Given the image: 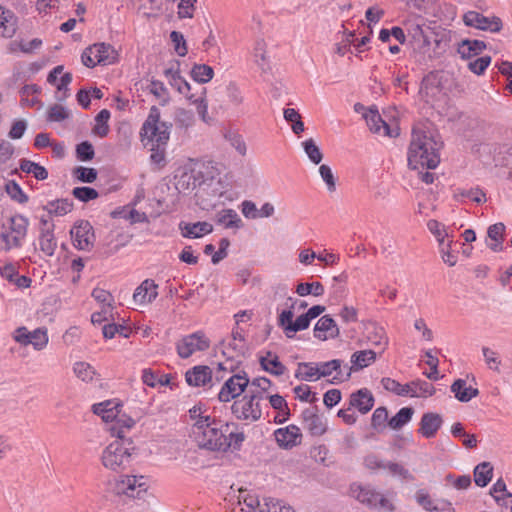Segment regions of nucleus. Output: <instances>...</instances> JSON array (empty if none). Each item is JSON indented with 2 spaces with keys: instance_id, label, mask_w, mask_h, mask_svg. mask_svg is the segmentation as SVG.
<instances>
[{
  "instance_id": "1",
  "label": "nucleus",
  "mask_w": 512,
  "mask_h": 512,
  "mask_svg": "<svg viewBox=\"0 0 512 512\" xmlns=\"http://www.w3.org/2000/svg\"><path fill=\"white\" fill-rule=\"evenodd\" d=\"M134 425L135 421L132 418L119 419L115 424H110L108 431L116 437V440L110 443L102 453L101 461L105 468L118 471L129 465L135 447L133 440L126 437V433Z\"/></svg>"
},
{
  "instance_id": "2",
  "label": "nucleus",
  "mask_w": 512,
  "mask_h": 512,
  "mask_svg": "<svg viewBox=\"0 0 512 512\" xmlns=\"http://www.w3.org/2000/svg\"><path fill=\"white\" fill-rule=\"evenodd\" d=\"M441 145L431 131L414 128L408 150L409 167L435 169L440 162L438 151Z\"/></svg>"
},
{
  "instance_id": "3",
  "label": "nucleus",
  "mask_w": 512,
  "mask_h": 512,
  "mask_svg": "<svg viewBox=\"0 0 512 512\" xmlns=\"http://www.w3.org/2000/svg\"><path fill=\"white\" fill-rule=\"evenodd\" d=\"M194 426L201 431L199 446L211 451H227L229 443L226 442L227 428L236 427L235 423L223 422L210 416L201 417Z\"/></svg>"
},
{
  "instance_id": "4",
  "label": "nucleus",
  "mask_w": 512,
  "mask_h": 512,
  "mask_svg": "<svg viewBox=\"0 0 512 512\" xmlns=\"http://www.w3.org/2000/svg\"><path fill=\"white\" fill-rule=\"evenodd\" d=\"M171 127V123L160 121L159 108L152 106L141 128L142 142H144L145 146H165L169 140Z\"/></svg>"
},
{
  "instance_id": "5",
  "label": "nucleus",
  "mask_w": 512,
  "mask_h": 512,
  "mask_svg": "<svg viewBox=\"0 0 512 512\" xmlns=\"http://www.w3.org/2000/svg\"><path fill=\"white\" fill-rule=\"evenodd\" d=\"M263 399L262 393L258 390H250L249 394L243 398L234 401L231 406L232 414L239 420L258 421L262 416L260 400Z\"/></svg>"
},
{
  "instance_id": "6",
  "label": "nucleus",
  "mask_w": 512,
  "mask_h": 512,
  "mask_svg": "<svg viewBox=\"0 0 512 512\" xmlns=\"http://www.w3.org/2000/svg\"><path fill=\"white\" fill-rule=\"evenodd\" d=\"M350 492L355 499L370 508H382L388 511L395 509L388 499L370 486L354 483L350 487Z\"/></svg>"
},
{
  "instance_id": "7",
  "label": "nucleus",
  "mask_w": 512,
  "mask_h": 512,
  "mask_svg": "<svg viewBox=\"0 0 512 512\" xmlns=\"http://www.w3.org/2000/svg\"><path fill=\"white\" fill-rule=\"evenodd\" d=\"M381 383L386 390L393 392L399 396H408V395L411 397L417 396L416 391L413 390L411 387L412 385L419 387V390L421 391V395H433L435 393L434 386L431 383L423 381V380H416V381H412L411 383L402 385L394 379L385 377L381 380Z\"/></svg>"
},
{
  "instance_id": "8",
  "label": "nucleus",
  "mask_w": 512,
  "mask_h": 512,
  "mask_svg": "<svg viewBox=\"0 0 512 512\" xmlns=\"http://www.w3.org/2000/svg\"><path fill=\"white\" fill-rule=\"evenodd\" d=\"M210 341L202 331H197L184 336L176 344L177 354L182 359L189 358L196 351H205L209 348Z\"/></svg>"
},
{
  "instance_id": "9",
  "label": "nucleus",
  "mask_w": 512,
  "mask_h": 512,
  "mask_svg": "<svg viewBox=\"0 0 512 512\" xmlns=\"http://www.w3.org/2000/svg\"><path fill=\"white\" fill-rule=\"evenodd\" d=\"M295 303L296 301L292 303L289 309L283 310L278 317V325L284 330L288 338H292L298 331L307 329L311 322L306 313L301 314L296 320H293L294 312L292 309Z\"/></svg>"
},
{
  "instance_id": "10",
  "label": "nucleus",
  "mask_w": 512,
  "mask_h": 512,
  "mask_svg": "<svg viewBox=\"0 0 512 512\" xmlns=\"http://www.w3.org/2000/svg\"><path fill=\"white\" fill-rule=\"evenodd\" d=\"M147 484L144 476H125L116 481L113 492L116 495H126L131 498H141V493H145Z\"/></svg>"
},
{
  "instance_id": "11",
  "label": "nucleus",
  "mask_w": 512,
  "mask_h": 512,
  "mask_svg": "<svg viewBox=\"0 0 512 512\" xmlns=\"http://www.w3.org/2000/svg\"><path fill=\"white\" fill-rule=\"evenodd\" d=\"M248 385L249 379L245 372H243V374L232 375L225 381L218 393L219 401L229 402L230 400L237 398L245 391Z\"/></svg>"
},
{
  "instance_id": "12",
  "label": "nucleus",
  "mask_w": 512,
  "mask_h": 512,
  "mask_svg": "<svg viewBox=\"0 0 512 512\" xmlns=\"http://www.w3.org/2000/svg\"><path fill=\"white\" fill-rule=\"evenodd\" d=\"M463 22L466 26L493 33L502 29V21L499 17H486L476 11L466 12L463 16Z\"/></svg>"
},
{
  "instance_id": "13",
  "label": "nucleus",
  "mask_w": 512,
  "mask_h": 512,
  "mask_svg": "<svg viewBox=\"0 0 512 512\" xmlns=\"http://www.w3.org/2000/svg\"><path fill=\"white\" fill-rule=\"evenodd\" d=\"M410 45L412 48L411 57L418 65L430 67L437 60L433 56L430 35L418 41H410Z\"/></svg>"
},
{
  "instance_id": "14",
  "label": "nucleus",
  "mask_w": 512,
  "mask_h": 512,
  "mask_svg": "<svg viewBox=\"0 0 512 512\" xmlns=\"http://www.w3.org/2000/svg\"><path fill=\"white\" fill-rule=\"evenodd\" d=\"M376 360V352L373 350H361L356 351L351 355V365L344 363L345 374L340 375L338 379L348 380L351 377L352 372H357Z\"/></svg>"
},
{
  "instance_id": "15",
  "label": "nucleus",
  "mask_w": 512,
  "mask_h": 512,
  "mask_svg": "<svg viewBox=\"0 0 512 512\" xmlns=\"http://www.w3.org/2000/svg\"><path fill=\"white\" fill-rule=\"evenodd\" d=\"M363 117L369 127V130L374 134H380L388 137H397L399 135V128L390 127L379 114L378 110L370 108L363 114Z\"/></svg>"
},
{
  "instance_id": "16",
  "label": "nucleus",
  "mask_w": 512,
  "mask_h": 512,
  "mask_svg": "<svg viewBox=\"0 0 512 512\" xmlns=\"http://www.w3.org/2000/svg\"><path fill=\"white\" fill-rule=\"evenodd\" d=\"M74 246L79 250H90L93 246V227L88 221H80L70 231Z\"/></svg>"
},
{
  "instance_id": "17",
  "label": "nucleus",
  "mask_w": 512,
  "mask_h": 512,
  "mask_svg": "<svg viewBox=\"0 0 512 512\" xmlns=\"http://www.w3.org/2000/svg\"><path fill=\"white\" fill-rule=\"evenodd\" d=\"M443 424V418L435 412H426L422 415L418 432L426 439L433 438Z\"/></svg>"
},
{
  "instance_id": "18",
  "label": "nucleus",
  "mask_w": 512,
  "mask_h": 512,
  "mask_svg": "<svg viewBox=\"0 0 512 512\" xmlns=\"http://www.w3.org/2000/svg\"><path fill=\"white\" fill-rule=\"evenodd\" d=\"M339 328L330 315L322 316L314 327V336L321 341L335 339L339 336Z\"/></svg>"
},
{
  "instance_id": "19",
  "label": "nucleus",
  "mask_w": 512,
  "mask_h": 512,
  "mask_svg": "<svg viewBox=\"0 0 512 512\" xmlns=\"http://www.w3.org/2000/svg\"><path fill=\"white\" fill-rule=\"evenodd\" d=\"M274 435L278 445L285 449H289L300 444L302 437L300 429L295 425L279 428L275 431Z\"/></svg>"
},
{
  "instance_id": "20",
  "label": "nucleus",
  "mask_w": 512,
  "mask_h": 512,
  "mask_svg": "<svg viewBox=\"0 0 512 512\" xmlns=\"http://www.w3.org/2000/svg\"><path fill=\"white\" fill-rule=\"evenodd\" d=\"M120 404L112 400H106L101 403H96L92 406L94 414L99 415L105 422H111L115 424L119 419H126V416H119Z\"/></svg>"
},
{
  "instance_id": "21",
  "label": "nucleus",
  "mask_w": 512,
  "mask_h": 512,
  "mask_svg": "<svg viewBox=\"0 0 512 512\" xmlns=\"http://www.w3.org/2000/svg\"><path fill=\"white\" fill-rule=\"evenodd\" d=\"M8 231L13 234V244L15 248L21 246L22 239L26 236L29 220L23 215H14L8 218Z\"/></svg>"
},
{
  "instance_id": "22",
  "label": "nucleus",
  "mask_w": 512,
  "mask_h": 512,
  "mask_svg": "<svg viewBox=\"0 0 512 512\" xmlns=\"http://www.w3.org/2000/svg\"><path fill=\"white\" fill-rule=\"evenodd\" d=\"M349 406L356 408L362 414H366L374 406V397L368 389H359L350 395Z\"/></svg>"
},
{
  "instance_id": "23",
  "label": "nucleus",
  "mask_w": 512,
  "mask_h": 512,
  "mask_svg": "<svg viewBox=\"0 0 512 512\" xmlns=\"http://www.w3.org/2000/svg\"><path fill=\"white\" fill-rule=\"evenodd\" d=\"M428 34L431 36L433 56H435L436 59H440L444 56L447 49L449 48L451 42V33L450 31L446 30L433 31L430 29Z\"/></svg>"
},
{
  "instance_id": "24",
  "label": "nucleus",
  "mask_w": 512,
  "mask_h": 512,
  "mask_svg": "<svg viewBox=\"0 0 512 512\" xmlns=\"http://www.w3.org/2000/svg\"><path fill=\"white\" fill-rule=\"evenodd\" d=\"M185 378L190 386H205L212 381V370L205 365L195 366L186 372Z\"/></svg>"
},
{
  "instance_id": "25",
  "label": "nucleus",
  "mask_w": 512,
  "mask_h": 512,
  "mask_svg": "<svg viewBox=\"0 0 512 512\" xmlns=\"http://www.w3.org/2000/svg\"><path fill=\"white\" fill-rule=\"evenodd\" d=\"M179 229L181 235L185 238H200L203 235L209 234L213 231L212 224L203 221L195 223L180 222Z\"/></svg>"
},
{
  "instance_id": "26",
  "label": "nucleus",
  "mask_w": 512,
  "mask_h": 512,
  "mask_svg": "<svg viewBox=\"0 0 512 512\" xmlns=\"http://www.w3.org/2000/svg\"><path fill=\"white\" fill-rule=\"evenodd\" d=\"M317 366H318V369H319L318 376L320 378L321 377H328L333 372H335L336 374L333 377V381H331V383H341V382L345 381V380L338 379V377L340 375L345 374L344 363H343L342 360H340V359H333V360H330V361H327V362L318 363Z\"/></svg>"
},
{
  "instance_id": "27",
  "label": "nucleus",
  "mask_w": 512,
  "mask_h": 512,
  "mask_svg": "<svg viewBox=\"0 0 512 512\" xmlns=\"http://www.w3.org/2000/svg\"><path fill=\"white\" fill-rule=\"evenodd\" d=\"M90 48L98 64L109 65L116 61L117 52L110 44L96 43L90 46Z\"/></svg>"
},
{
  "instance_id": "28",
  "label": "nucleus",
  "mask_w": 512,
  "mask_h": 512,
  "mask_svg": "<svg viewBox=\"0 0 512 512\" xmlns=\"http://www.w3.org/2000/svg\"><path fill=\"white\" fill-rule=\"evenodd\" d=\"M203 183L200 172H184L176 182V189L183 194H187Z\"/></svg>"
},
{
  "instance_id": "29",
  "label": "nucleus",
  "mask_w": 512,
  "mask_h": 512,
  "mask_svg": "<svg viewBox=\"0 0 512 512\" xmlns=\"http://www.w3.org/2000/svg\"><path fill=\"white\" fill-rule=\"evenodd\" d=\"M486 49V44L481 40L464 39L458 44L457 52L462 59H470Z\"/></svg>"
},
{
  "instance_id": "30",
  "label": "nucleus",
  "mask_w": 512,
  "mask_h": 512,
  "mask_svg": "<svg viewBox=\"0 0 512 512\" xmlns=\"http://www.w3.org/2000/svg\"><path fill=\"white\" fill-rule=\"evenodd\" d=\"M451 392L454 393L455 398L460 402H469L479 394L477 388L467 387L464 379L455 380L451 385Z\"/></svg>"
},
{
  "instance_id": "31",
  "label": "nucleus",
  "mask_w": 512,
  "mask_h": 512,
  "mask_svg": "<svg viewBox=\"0 0 512 512\" xmlns=\"http://www.w3.org/2000/svg\"><path fill=\"white\" fill-rule=\"evenodd\" d=\"M259 362L262 369L272 375L281 376L286 371V367L279 361L278 356L273 355L271 351L267 352L266 357H260Z\"/></svg>"
},
{
  "instance_id": "32",
  "label": "nucleus",
  "mask_w": 512,
  "mask_h": 512,
  "mask_svg": "<svg viewBox=\"0 0 512 512\" xmlns=\"http://www.w3.org/2000/svg\"><path fill=\"white\" fill-rule=\"evenodd\" d=\"M40 250L47 256H53L57 248V241L54 237L52 227L40 228L39 235Z\"/></svg>"
},
{
  "instance_id": "33",
  "label": "nucleus",
  "mask_w": 512,
  "mask_h": 512,
  "mask_svg": "<svg viewBox=\"0 0 512 512\" xmlns=\"http://www.w3.org/2000/svg\"><path fill=\"white\" fill-rule=\"evenodd\" d=\"M216 223L224 226V228H241L243 223L233 209H223L216 214Z\"/></svg>"
},
{
  "instance_id": "34",
  "label": "nucleus",
  "mask_w": 512,
  "mask_h": 512,
  "mask_svg": "<svg viewBox=\"0 0 512 512\" xmlns=\"http://www.w3.org/2000/svg\"><path fill=\"white\" fill-rule=\"evenodd\" d=\"M493 466L490 462H482L474 468V481L479 487H485L491 481Z\"/></svg>"
},
{
  "instance_id": "35",
  "label": "nucleus",
  "mask_w": 512,
  "mask_h": 512,
  "mask_svg": "<svg viewBox=\"0 0 512 512\" xmlns=\"http://www.w3.org/2000/svg\"><path fill=\"white\" fill-rule=\"evenodd\" d=\"M191 76L197 84H204L209 82L214 76L212 67L206 64H195L191 70Z\"/></svg>"
},
{
  "instance_id": "36",
  "label": "nucleus",
  "mask_w": 512,
  "mask_h": 512,
  "mask_svg": "<svg viewBox=\"0 0 512 512\" xmlns=\"http://www.w3.org/2000/svg\"><path fill=\"white\" fill-rule=\"evenodd\" d=\"M413 414L414 409L412 407H403L388 421V426L398 430L412 419Z\"/></svg>"
},
{
  "instance_id": "37",
  "label": "nucleus",
  "mask_w": 512,
  "mask_h": 512,
  "mask_svg": "<svg viewBox=\"0 0 512 512\" xmlns=\"http://www.w3.org/2000/svg\"><path fill=\"white\" fill-rule=\"evenodd\" d=\"M319 369L317 364L312 362H302L298 364V370L295 374L296 378H300L307 381L318 380Z\"/></svg>"
},
{
  "instance_id": "38",
  "label": "nucleus",
  "mask_w": 512,
  "mask_h": 512,
  "mask_svg": "<svg viewBox=\"0 0 512 512\" xmlns=\"http://www.w3.org/2000/svg\"><path fill=\"white\" fill-rule=\"evenodd\" d=\"M72 207L73 203L68 199H57L55 201H50L44 209L47 210L49 214L63 216L70 212Z\"/></svg>"
},
{
  "instance_id": "39",
  "label": "nucleus",
  "mask_w": 512,
  "mask_h": 512,
  "mask_svg": "<svg viewBox=\"0 0 512 512\" xmlns=\"http://www.w3.org/2000/svg\"><path fill=\"white\" fill-rule=\"evenodd\" d=\"M9 14L10 12L7 11ZM6 12L0 7V35L11 38L16 32V21L13 16H6Z\"/></svg>"
},
{
  "instance_id": "40",
  "label": "nucleus",
  "mask_w": 512,
  "mask_h": 512,
  "mask_svg": "<svg viewBox=\"0 0 512 512\" xmlns=\"http://www.w3.org/2000/svg\"><path fill=\"white\" fill-rule=\"evenodd\" d=\"M404 27L408 36L410 37V41H418L429 35L428 32L430 28L427 27L424 29L423 25L419 22H413L409 20L404 22Z\"/></svg>"
},
{
  "instance_id": "41",
  "label": "nucleus",
  "mask_w": 512,
  "mask_h": 512,
  "mask_svg": "<svg viewBox=\"0 0 512 512\" xmlns=\"http://www.w3.org/2000/svg\"><path fill=\"white\" fill-rule=\"evenodd\" d=\"M169 84L180 94L185 95L188 100H192L194 98V93H191L192 86L182 78L180 74H173L169 79Z\"/></svg>"
},
{
  "instance_id": "42",
  "label": "nucleus",
  "mask_w": 512,
  "mask_h": 512,
  "mask_svg": "<svg viewBox=\"0 0 512 512\" xmlns=\"http://www.w3.org/2000/svg\"><path fill=\"white\" fill-rule=\"evenodd\" d=\"M5 191L12 200L20 204L28 202V196L24 193L20 185L14 180H9L5 184Z\"/></svg>"
},
{
  "instance_id": "43",
  "label": "nucleus",
  "mask_w": 512,
  "mask_h": 512,
  "mask_svg": "<svg viewBox=\"0 0 512 512\" xmlns=\"http://www.w3.org/2000/svg\"><path fill=\"white\" fill-rule=\"evenodd\" d=\"M303 149L308 156L309 160L317 165L323 159V154L320 148L316 145L314 139L310 138L302 142Z\"/></svg>"
},
{
  "instance_id": "44",
  "label": "nucleus",
  "mask_w": 512,
  "mask_h": 512,
  "mask_svg": "<svg viewBox=\"0 0 512 512\" xmlns=\"http://www.w3.org/2000/svg\"><path fill=\"white\" fill-rule=\"evenodd\" d=\"M388 420V411L386 407H378L372 414L371 426L377 432H383L386 429Z\"/></svg>"
},
{
  "instance_id": "45",
  "label": "nucleus",
  "mask_w": 512,
  "mask_h": 512,
  "mask_svg": "<svg viewBox=\"0 0 512 512\" xmlns=\"http://www.w3.org/2000/svg\"><path fill=\"white\" fill-rule=\"evenodd\" d=\"M296 293L302 297L309 294L318 297L324 294V286L320 282L299 283L296 287Z\"/></svg>"
},
{
  "instance_id": "46",
  "label": "nucleus",
  "mask_w": 512,
  "mask_h": 512,
  "mask_svg": "<svg viewBox=\"0 0 512 512\" xmlns=\"http://www.w3.org/2000/svg\"><path fill=\"white\" fill-rule=\"evenodd\" d=\"M151 288H158V285L152 279L144 280L133 294L134 301L140 304L147 303V295Z\"/></svg>"
},
{
  "instance_id": "47",
  "label": "nucleus",
  "mask_w": 512,
  "mask_h": 512,
  "mask_svg": "<svg viewBox=\"0 0 512 512\" xmlns=\"http://www.w3.org/2000/svg\"><path fill=\"white\" fill-rule=\"evenodd\" d=\"M75 375L82 381H92L96 372L94 368L86 362H76L73 366Z\"/></svg>"
},
{
  "instance_id": "48",
  "label": "nucleus",
  "mask_w": 512,
  "mask_h": 512,
  "mask_svg": "<svg viewBox=\"0 0 512 512\" xmlns=\"http://www.w3.org/2000/svg\"><path fill=\"white\" fill-rule=\"evenodd\" d=\"M224 137L240 155L244 156L246 154V144L239 133L229 130L225 133Z\"/></svg>"
},
{
  "instance_id": "49",
  "label": "nucleus",
  "mask_w": 512,
  "mask_h": 512,
  "mask_svg": "<svg viewBox=\"0 0 512 512\" xmlns=\"http://www.w3.org/2000/svg\"><path fill=\"white\" fill-rule=\"evenodd\" d=\"M72 195L81 202H89L98 198L99 194L96 189L88 186L75 187Z\"/></svg>"
},
{
  "instance_id": "50",
  "label": "nucleus",
  "mask_w": 512,
  "mask_h": 512,
  "mask_svg": "<svg viewBox=\"0 0 512 512\" xmlns=\"http://www.w3.org/2000/svg\"><path fill=\"white\" fill-rule=\"evenodd\" d=\"M31 345L35 350H42L48 343V335L46 328H37L34 331H30Z\"/></svg>"
},
{
  "instance_id": "51",
  "label": "nucleus",
  "mask_w": 512,
  "mask_h": 512,
  "mask_svg": "<svg viewBox=\"0 0 512 512\" xmlns=\"http://www.w3.org/2000/svg\"><path fill=\"white\" fill-rule=\"evenodd\" d=\"M94 156V147L89 141H83L76 146V157L80 161H91Z\"/></svg>"
},
{
  "instance_id": "52",
  "label": "nucleus",
  "mask_w": 512,
  "mask_h": 512,
  "mask_svg": "<svg viewBox=\"0 0 512 512\" xmlns=\"http://www.w3.org/2000/svg\"><path fill=\"white\" fill-rule=\"evenodd\" d=\"M73 174L79 181L84 183H93L97 179V170L95 168L79 166L74 169Z\"/></svg>"
},
{
  "instance_id": "53",
  "label": "nucleus",
  "mask_w": 512,
  "mask_h": 512,
  "mask_svg": "<svg viewBox=\"0 0 512 512\" xmlns=\"http://www.w3.org/2000/svg\"><path fill=\"white\" fill-rule=\"evenodd\" d=\"M458 196L467 198L477 204L487 201L486 194L479 187L462 189L459 191Z\"/></svg>"
},
{
  "instance_id": "54",
  "label": "nucleus",
  "mask_w": 512,
  "mask_h": 512,
  "mask_svg": "<svg viewBox=\"0 0 512 512\" xmlns=\"http://www.w3.org/2000/svg\"><path fill=\"white\" fill-rule=\"evenodd\" d=\"M304 426L313 436H321L326 432V424L319 415L309 420Z\"/></svg>"
},
{
  "instance_id": "55",
  "label": "nucleus",
  "mask_w": 512,
  "mask_h": 512,
  "mask_svg": "<svg viewBox=\"0 0 512 512\" xmlns=\"http://www.w3.org/2000/svg\"><path fill=\"white\" fill-rule=\"evenodd\" d=\"M226 93H227L229 102L233 106L239 107L240 105L243 104L244 96H243L241 90L239 89V87L235 83L231 82L228 84V86L226 88Z\"/></svg>"
},
{
  "instance_id": "56",
  "label": "nucleus",
  "mask_w": 512,
  "mask_h": 512,
  "mask_svg": "<svg viewBox=\"0 0 512 512\" xmlns=\"http://www.w3.org/2000/svg\"><path fill=\"white\" fill-rule=\"evenodd\" d=\"M69 117V112L61 105L51 106L47 112V120L50 122H61Z\"/></svg>"
},
{
  "instance_id": "57",
  "label": "nucleus",
  "mask_w": 512,
  "mask_h": 512,
  "mask_svg": "<svg viewBox=\"0 0 512 512\" xmlns=\"http://www.w3.org/2000/svg\"><path fill=\"white\" fill-rule=\"evenodd\" d=\"M232 428H227L226 442L229 443V449L239 450L245 440V434L243 432H236Z\"/></svg>"
},
{
  "instance_id": "58",
  "label": "nucleus",
  "mask_w": 512,
  "mask_h": 512,
  "mask_svg": "<svg viewBox=\"0 0 512 512\" xmlns=\"http://www.w3.org/2000/svg\"><path fill=\"white\" fill-rule=\"evenodd\" d=\"M194 122V115L191 111L178 109L175 114V123L180 128H188Z\"/></svg>"
},
{
  "instance_id": "59",
  "label": "nucleus",
  "mask_w": 512,
  "mask_h": 512,
  "mask_svg": "<svg viewBox=\"0 0 512 512\" xmlns=\"http://www.w3.org/2000/svg\"><path fill=\"white\" fill-rule=\"evenodd\" d=\"M170 39L174 44L175 52L181 57L185 56L187 54V46L183 34L178 31H172Z\"/></svg>"
},
{
  "instance_id": "60",
  "label": "nucleus",
  "mask_w": 512,
  "mask_h": 512,
  "mask_svg": "<svg viewBox=\"0 0 512 512\" xmlns=\"http://www.w3.org/2000/svg\"><path fill=\"white\" fill-rule=\"evenodd\" d=\"M368 339L372 345L380 346L382 348V351H384V349L388 345V338L382 327H375L374 332L368 336Z\"/></svg>"
},
{
  "instance_id": "61",
  "label": "nucleus",
  "mask_w": 512,
  "mask_h": 512,
  "mask_svg": "<svg viewBox=\"0 0 512 512\" xmlns=\"http://www.w3.org/2000/svg\"><path fill=\"white\" fill-rule=\"evenodd\" d=\"M319 173L323 181L326 183L328 191L334 192L336 190V181L331 168L328 165L323 164L319 167Z\"/></svg>"
},
{
  "instance_id": "62",
  "label": "nucleus",
  "mask_w": 512,
  "mask_h": 512,
  "mask_svg": "<svg viewBox=\"0 0 512 512\" xmlns=\"http://www.w3.org/2000/svg\"><path fill=\"white\" fill-rule=\"evenodd\" d=\"M265 506L266 512H295L291 506L273 498L265 499Z\"/></svg>"
},
{
  "instance_id": "63",
  "label": "nucleus",
  "mask_w": 512,
  "mask_h": 512,
  "mask_svg": "<svg viewBox=\"0 0 512 512\" xmlns=\"http://www.w3.org/2000/svg\"><path fill=\"white\" fill-rule=\"evenodd\" d=\"M490 63H491V57L483 56L474 61L469 62L468 68L473 73H475L477 75H481L484 73V71L486 70V68L489 66Z\"/></svg>"
},
{
  "instance_id": "64",
  "label": "nucleus",
  "mask_w": 512,
  "mask_h": 512,
  "mask_svg": "<svg viewBox=\"0 0 512 512\" xmlns=\"http://www.w3.org/2000/svg\"><path fill=\"white\" fill-rule=\"evenodd\" d=\"M496 166H503L510 169L509 177L512 180V150L507 149L504 152H499L495 157Z\"/></svg>"
}]
</instances>
